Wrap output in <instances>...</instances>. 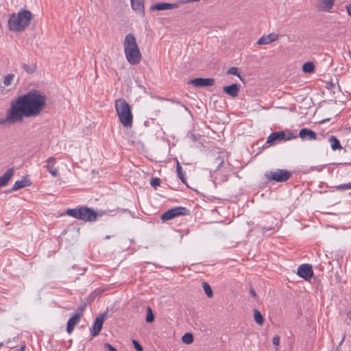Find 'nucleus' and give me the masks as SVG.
<instances>
[{"instance_id":"nucleus-45","label":"nucleus","mask_w":351,"mask_h":351,"mask_svg":"<svg viewBox=\"0 0 351 351\" xmlns=\"http://www.w3.org/2000/svg\"><path fill=\"white\" fill-rule=\"evenodd\" d=\"M345 338H346V335H343L341 341L339 342V347H340L342 345V343H343V341L345 340Z\"/></svg>"},{"instance_id":"nucleus-29","label":"nucleus","mask_w":351,"mask_h":351,"mask_svg":"<svg viewBox=\"0 0 351 351\" xmlns=\"http://www.w3.org/2000/svg\"><path fill=\"white\" fill-rule=\"evenodd\" d=\"M23 69L26 71L27 73H33L36 70V66L34 64H24L22 66Z\"/></svg>"},{"instance_id":"nucleus-31","label":"nucleus","mask_w":351,"mask_h":351,"mask_svg":"<svg viewBox=\"0 0 351 351\" xmlns=\"http://www.w3.org/2000/svg\"><path fill=\"white\" fill-rule=\"evenodd\" d=\"M254 317L257 324L261 325L263 323V317L262 316L261 312L258 310H254Z\"/></svg>"},{"instance_id":"nucleus-11","label":"nucleus","mask_w":351,"mask_h":351,"mask_svg":"<svg viewBox=\"0 0 351 351\" xmlns=\"http://www.w3.org/2000/svg\"><path fill=\"white\" fill-rule=\"evenodd\" d=\"M189 83L197 87H206L213 86L215 83L213 78L197 77L189 81Z\"/></svg>"},{"instance_id":"nucleus-13","label":"nucleus","mask_w":351,"mask_h":351,"mask_svg":"<svg viewBox=\"0 0 351 351\" xmlns=\"http://www.w3.org/2000/svg\"><path fill=\"white\" fill-rule=\"evenodd\" d=\"M299 136L302 140L313 141L317 139V134L306 128H302L299 132Z\"/></svg>"},{"instance_id":"nucleus-28","label":"nucleus","mask_w":351,"mask_h":351,"mask_svg":"<svg viewBox=\"0 0 351 351\" xmlns=\"http://www.w3.org/2000/svg\"><path fill=\"white\" fill-rule=\"evenodd\" d=\"M182 341L186 344H191L193 342V336L190 332L185 333L182 337Z\"/></svg>"},{"instance_id":"nucleus-47","label":"nucleus","mask_w":351,"mask_h":351,"mask_svg":"<svg viewBox=\"0 0 351 351\" xmlns=\"http://www.w3.org/2000/svg\"><path fill=\"white\" fill-rule=\"evenodd\" d=\"M250 293H251L252 295H253V296L256 295V293H255V291L254 290H252V289L250 290Z\"/></svg>"},{"instance_id":"nucleus-46","label":"nucleus","mask_w":351,"mask_h":351,"mask_svg":"<svg viewBox=\"0 0 351 351\" xmlns=\"http://www.w3.org/2000/svg\"><path fill=\"white\" fill-rule=\"evenodd\" d=\"M346 317L351 320V312L346 313Z\"/></svg>"},{"instance_id":"nucleus-19","label":"nucleus","mask_w":351,"mask_h":351,"mask_svg":"<svg viewBox=\"0 0 351 351\" xmlns=\"http://www.w3.org/2000/svg\"><path fill=\"white\" fill-rule=\"evenodd\" d=\"M223 91L232 97H236L239 95V86L237 84L226 86L223 88Z\"/></svg>"},{"instance_id":"nucleus-15","label":"nucleus","mask_w":351,"mask_h":351,"mask_svg":"<svg viewBox=\"0 0 351 351\" xmlns=\"http://www.w3.org/2000/svg\"><path fill=\"white\" fill-rule=\"evenodd\" d=\"M265 221L267 222L265 224V231L273 230L278 226V219L270 214L265 216Z\"/></svg>"},{"instance_id":"nucleus-49","label":"nucleus","mask_w":351,"mask_h":351,"mask_svg":"<svg viewBox=\"0 0 351 351\" xmlns=\"http://www.w3.org/2000/svg\"><path fill=\"white\" fill-rule=\"evenodd\" d=\"M95 291H98L99 293H101L103 291V290H100V289H97Z\"/></svg>"},{"instance_id":"nucleus-30","label":"nucleus","mask_w":351,"mask_h":351,"mask_svg":"<svg viewBox=\"0 0 351 351\" xmlns=\"http://www.w3.org/2000/svg\"><path fill=\"white\" fill-rule=\"evenodd\" d=\"M202 287L204 290L205 293L208 298H212L213 293L210 286L206 282H202Z\"/></svg>"},{"instance_id":"nucleus-12","label":"nucleus","mask_w":351,"mask_h":351,"mask_svg":"<svg viewBox=\"0 0 351 351\" xmlns=\"http://www.w3.org/2000/svg\"><path fill=\"white\" fill-rule=\"evenodd\" d=\"M104 316L105 314H101L95 319L91 328V335L93 337L98 335L101 330Z\"/></svg>"},{"instance_id":"nucleus-6","label":"nucleus","mask_w":351,"mask_h":351,"mask_svg":"<svg viewBox=\"0 0 351 351\" xmlns=\"http://www.w3.org/2000/svg\"><path fill=\"white\" fill-rule=\"evenodd\" d=\"M291 176V173L286 169H276V171H267L265 177L269 181H276L278 182H285Z\"/></svg>"},{"instance_id":"nucleus-10","label":"nucleus","mask_w":351,"mask_h":351,"mask_svg":"<svg viewBox=\"0 0 351 351\" xmlns=\"http://www.w3.org/2000/svg\"><path fill=\"white\" fill-rule=\"evenodd\" d=\"M180 4L181 3H180V1L178 3H173L160 2V3L152 5L150 8V10L152 11L173 10V9L178 8Z\"/></svg>"},{"instance_id":"nucleus-1","label":"nucleus","mask_w":351,"mask_h":351,"mask_svg":"<svg viewBox=\"0 0 351 351\" xmlns=\"http://www.w3.org/2000/svg\"><path fill=\"white\" fill-rule=\"evenodd\" d=\"M46 95L37 90H31L11 101L13 112L23 121L25 117L39 116L47 106Z\"/></svg>"},{"instance_id":"nucleus-4","label":"nucleus","mask_w":351,"mask_h":351,"mask_svg":"<svg viewBox=\"0 0 351 351\" xmlns=\"http://www.w3.org/2000/svg\"><path fill=\"white\" fill-rule=\"evenodd\" d=\"M114 105L121 124L125 128H130L133 122V115L130 105L122 98L117 99Z\"/></svg>"},{"instance_id":"nucleus-36","label":"nucleus","mask_w":351,"mask_h":351,"mask_svg":"<svg viewBox=\"0 0 351 351\" xmlns=\"http://www.w3.org/2000/svg\"><path fill=\"white\" fill-rule=\"evenodd\" d=\"M161 181L160 179L158 178H154L151 180L150 184L154 188H156L157 186H159L160 185Z\"/></svg>"},{"instance_id":"nucleus-20","label":"nucleus","mask_w":351,"mask_h":351,"mask_svg":"<svg viewBox=\"0 0 351 351\" xmlns=\"http://www.w3.org/2000/svg\"><path fill=\"white\" fill-rule=\"evenodd\" d=\"M31 184H32V182H30V180L24 178L23 179H22L21 180H18V181L15 182L14 184L13 185L12 189L8 191V192L18 191L21 189L30 186Z\"/></svg>"},{"instance_id":"nucleus-25","label":"nucleus","mask_w":351,"mask_h":351,"mask_svg":"<svg viewBox=\"0 0 351 351\" xmlns=\"http://www.w3.org/2000/svg\"><path fill=\"white\" fill-rule=\"evenodd\" d=\"M302 71L306 73H313L315 72V66L313 62H307L303 64Z\"/></svg>"},{"instance_id":"nucleus-27","label":"nucleus","mask_w":351,"mask_h":351,"mask_svg":"<svg viewBox=\"0 0 351 351\" xmlns=\"http://www.w3.org/2000/svg\"><path fill=\"white\" fill-rule=\"evenodd\" d=\"M176 171H177L178 176L180 178V180H181V182L182 183L186 184V180L184 177V174L183 173L182 170V167L180 166V165L178 162L176 165Z\"/></svg>"},{"instance_id":"nucleus-44","label":"nucleus","mask_w":351,"mask_h":351,"mask_svg":"<svg viewBox=\"0 0 351 351\" xmlns=\"http://www.w3.org/2000/svg\"><path fill=\"white\" fill-rule=\"evenodd\" d=\"M25 344L23 343L21 345L20 349L19 350V351H25Z\"/></svg>"},{"instance_id":"nucleus-43","label":"nucleus","mask_w":351,"mask_h":351,"mask_svg":"<svg viewBox=\"0 0 351 351\" xmlns=\"http://www.w3.org/2000/svg\"><path fill=\"white\" fill-rule=\"evenodd\" d=\"M258 45H263L264 43V41H263V36H262L257 41L256 43Z\"/></svg>"},{"instance_id":"nucleus-18","label":"nucleus","mask_w":351,"mask_h":351,"mask_svg":"<svg viewBox=\"0 0 351 351\" xmlns=\"http://www.w3.org/2000/svg\"><path fill=\"white\" fill-rule=\"evenodd\" d=\"M80 320V313H75L69 319L66 326V331L69 334H71L73 332L75 325L78 324Z\"/></svg>"},{"instance_id":"nucleus-39","label":"nucleus","mask_w":351,"mask_h":351,"mask_svg":"<svg viewBox=\"0 0 351 351\" xmlns=\"http://www.w3.org/2000/svg\"><path fill=\"white\" fill-rule=\"evenodd\" d=\"M272 342H273L274 345H275L276 346V350H278V346L280 344V337H279V336H278V335L274 336L273 337Z\"/></svg>"},{"instance_id":"nucleus-14","label":"nucleus","mask_w":351,"mask_h":351,"mask_svg":"<svg viewBox=\"0 0 351 351\" xmlns=\"http://www.w3.org/2000/svg\"><path fill=\"white\" fill-rule=\"evenodd\" d=\"M46 162L47 165L45 166V167L50 173V174L53 177L58 176V169L55 167V165L56 163V158L53 156H51L47 158Z\"/></svg>"},{"instance_id":"nucleus-38","label":"nucleus","mask_w":351,"mask_h":351,"mask_svg":"<svg viewBox=\"0 0 351 351\" xmlns=\"http://www.w3.org/2000/svg\"><path fill=\"white\" fill-rule=\"evenodd\" d=\"M132 343L137 351H143V347L136 340L133 339Z\"/></svg>"},{"instance_id":"nucleus-9","label":"nucleus","mask_w":351,"mask_h":351,"mask_svg":"<svg viewBox=\"0 0 351 351\" xmlns=\"http://www.w3.org/2000/svg\"><path fill=\"white\" fill-rule=\"evenodd\" d=\"M13 106L10 104V108L6 112V117L5 119H0V125H5L6 123L14 124L15 123L21 122L18 115H15L13 112Z\"/></svg>"},{"instance_id":"nucleus-42","label":"nucleus","mask_w":351,"mask_h":351,"mask_svg":"<svg viewBox=\"0 0 351 351\" xmlns=\"http://www.w3.org/2000/svg\"><path fill=\"white\" fill-rule=\"evenodd\" d=\"M346 8L348 15L351 17V3L348 5H347Z\"/></svg>"},{"instance_id":"nucleus-50","label":"nucleus","mask_w":351,"mask_h":351,"mask_svg":"<svg viewBox=\"0 0 351 351\" xmlns=\"http://www.w3.org/2000/svg\"><path fill=\"white\" fill-rule=\"evenodd\" d=\"M110 236H108H108H106V239H110Z\"/></svg>"},{"instance_id":"nucleus-3","label":"nucleus","mask_w":351,"mask_h":351,"mask_svg":"<svg viewBox=\"0 0 351 351\" xmlns=\"http://www.w3.org/2000/svg\"><path fill=\"white\" fill-rule=\"evenodd\" d=\"M32 18L33 14L29 10H20L17 14L13 13L10 15L8 20L9 29L15 32H21L29 25Z\"/></svg>"},{"instance_id":"nucleus-5","label":"nucleus","mask_w":351,"mask_h":351,"mask_svg":"<svg viewBox=\"0 0 351 351\" xmlns=\"http://www.w3.org/2000/svg\"><path fill=\"white\" fill-rule=\"evenodd\" d=\"M66 213L75 219L88 222L95 221L97 218V213L93 208L86 206L69 208Z\"/></svg>"},{"instance_id":"nucleus-7","label":"nucleus","mask_w":351,"mask_h":351,"mask_svg":"<svg viewBox=\"0 0 351 351\" xmlns=\"http://www.w3.org/2000/svg\"><path fill=\"white\" fill-rule=\"evenodd\" d=\"M188 213L189 210L185 207H175L164 213L161 216V219L162 221H167L178 216L186 215Z\"/></svg>"},{"instance_id":"nucleus-48","label":"nucleus","mask_w":351,"mask_h":351,"mask_svg":"<svg viewBox=\"0 0 351 351\" xmlns=\"http://www.w3.org/2000/svg\"><path fill=\"white\" fill-rule=\"evenodd\" d=\"M336 351H342V350L340 349V347H339V346H338L337 348H336Z\"/></svg>"},{"instance_id":"nucleus-8","label":"nucleus","mask_w":351,"mask_h":351,"mask_svg":"<svg viewBox=\"0 0 351 351\" xmlns=\"http://www.w3.org/2000/svg\"><path fill=\"white\" fill-rule=\"evenodd\" d=\"M297 274L306 280H310L313 276V267L309 264H302L298 268Z\"/></svg>"},{"instance_id":"nucleus-35","label":"nucleus","mask_w":351,"mask_h":351,"mask_svg":"<svg viewBox=\"0 0 351 351\" xmlns=\"http://www.w3.org/2000/svg\"><path fill=\"white\" fill-rule=\"evenodd\" d=\"M337 190L346 191L351 189V182L347 184H341L335 186Z\"/></svg>"},{"instance_id":"nucleus-24","label":"nucleus","mask_w":351,"mask_h":351,"mask_svg":"<svg viewBox=\"0 0 351 351\" xmlns=\"http://www.w3.org/2000/svg\"><path fill=\"white\" fill-rule=\"evenodd\" d=\"M322 3V8L325 11H330L333 5L335 0H320Z\"/></svg>"},{"instance_id":"nucleus-40","label":"nucleus","mask_w":351,"mask_h":351,"mask_svg":"<svg viewBox=\"0 0 351 351\" xmlns=\"http://www.w3.org/2000/svg\"><path fill=\"white\" fill-rule=\"evenodd\" d=\"M104 348L107 351H117V349L108 343L104 344Z\"/></svg>"},{"instance_id":"nucleus-34","label":"nucleus","mask_w":351,"mask_h":351,"mask_svg":"<svg viewBox=\"0 0 351 351\" xmlns=\"http://www.w3.org/2000/svg\"><path fill=\"white\" fill-rule=\"evenodd\" d=\"M14 78V74H8L3 79V84L6 86H10L12 84V82L13 81Z\"/></svg>"},{"instance_id":"nucleus-21","label":"nucleus","mask_w":351,"mask_h":351,"mask_svg":"<svg viewBox=\"0 0 351 351\" xmlns=\"http://www.w3.org/2000/svg\"><path fill=\"white\" fill-rule=\"evenodd\" d=\"M14 171L12 168L8 169L2 176H0V188L6 186L13 176Z\"/></svg>"},{"instance_id":"nucleus-41","label":"nucleus","mask_w":351,"mask_h":351,"mask_svg":"<svg viewBox=\"0 0 351 351\" xmlns=\"http://www.w3.org/2000/svg\"><path fill=\"white\" fill-rule=\"evenodd\" d=\"M86 307V304L81 305L78 307L76 313H80V316L82 315L84 308Z\"/></svg>"},{"instance_id":"nucleus-17","label":"nucleus","mask_w":351,"mask_h":351,"mask_svg":"<svg viewBox=\"0 0 351 351\" xmlns=\"http://www.w3.org/2000/svg\"><path fill=\"white\" fill-rule=\"evenodd\" d=\"M145 0H130L132 8L137 13L144 15L145 14Z\"/></svg>"},{"instance_id":"nucleus-33","label":"nucleus","mask_w":351,"mask_h":351,"mask_svg":"<svg viewBox=\"0 0 351 351\" xmlns=\"http://www.w3.org/2000/svg\"><path fill=\"white\" fill-rule=\"evenodd\" d=\"M227 73L228 74H230V75H236L237 76L241 81H243V77L240 75V74L238 72V68L237 67H234V66H232V67H230L228 71H227Z\"/></svg>"},{"instance_id":"nucleus-51","label":"nucleus","mask_w":351,"mask_h":351,"mask_svg":"<svg viewBox=\"0 0 351 351\" xmlns=\"http://www.w3.org/2000/svg\"><path fill=\"white\" fill-rule=\"evenodd\" d=\"M3 343H0V348H1V346H3Z\"/></svg>"},{"instance_id":"nucleus-16","label":"nucleus","mask_w":351,"mask_h":351,"mask_svg":"<svg viewBox=\"0 0 351 351\" xmlns=\"http://www.w3.org/2000/svg\"><path fill=\"white\" fill-rule=\"evenodd\" d=\"M285 138V132L283 131L272 132L267 138V143L274 144L277 142L283 141Z\"/></svg>"},{"instance_id":"nucleus-37","label":"nucleus","mask_w":351,"mask_h":351,"mask_svg":"<svg viewBox=\"0 0 351 351\" xmlns=\"http://www.w3.org/2000/svg\"><path fill=\"white\" fill-rule=\"evenodd\" d=\"M297 137H298L297 135H294L291 132H289L287 134L285 133V138L283 140L284 141H289V140L295 138Z\"/></svg>"},{"instance_id":"nucleus-32","label":"nucleus","mask_w":351,"mask_h":351,"mask_svg":"<svg viewBox=\"0 0 351 351\" xmlns=\"http://www.w3.org/2000/svg\"><path fill=\"white\" fill-rule=\"evenodd\" d=\"M154 320V316L152 312V309L150 306H147V317L146 322L151 323Z\"/></svg>"},{"instance_id":"nucleus-26","label":"nucleus","mask_w":351,"mask_h":351,"mask_svg":"<svg viewBox=\"0 0 351 351\" xmlns=\"http://www.w3.org/2000/svg\"><path fill=\"white\" fill-rule=\"evenodd\" d=\"M279 39V35L273 32L265 36V45L270 44L272 42L278 40Z\"/></svg>"},{"instance_id":"nucleus-23","label":"nucleus","mask_w":351,"mask_h":351,"mask_svg":"<svg viewBox=\"0 0 351 351\" xmlns=\"http://www.w3.org/2000/svg\"><path fill=\"white\" fill-rule=\"evenodd\" d=\"M329 142L331 143V148L332 150L340 149L342 148L339 141L334 136H331L328 138Z\"/></svg>"},{"instance_id":"nucleus-2","label":"nucleus","mask_w":351,"mask_h":351,"mask_svg":"<svg viewBox=\"0 0 351 351\" xmlns=\"http://www.w3.org/2000/svg\"><path fill=\"white\" fill-rule=\"evenodd\" d=\"M123 47L125 58L130 64L135 65L141 61L142 55L133 34L129 33L125 36Z\"/></svg>"},{"instance_id":"nucleus-22","label":"nucleus","mask_w":351,"mask_h":351,"mask_svg":"<svg viewBox=\"0 0 351 351\" xmlns=\"http://www.w3.org/2000/svg\"><path fill=\"white\" fill-rule=\"evenodd\" d=\"M226 154L224 153H220L215 158V164L216 165L215 171L219 170L224 164L225 162Z\"/></svg>"}]
</instances>
